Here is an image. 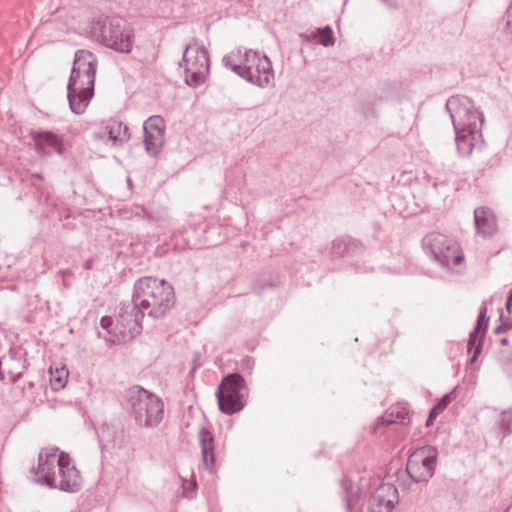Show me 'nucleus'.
I'll use <instances>...</instances> for the list:
<instances>
[{
    "label": "nucleus",
    "mask_w": 512,
    "mask_h": 512,
    "mask_svg": "<svg viewBox=\"0 0 512 512\" xmlns=\"http://www.w3.org/2000/svg\"><path fill=\"white\" fill-rule=\"evenodd\" d=\"M35 481L49 488L75 493L81 489L80 471L72 463L68 453L57 447L43 448L38 455V464L31 468Z\"/></svg>",
    "instance_id": "1"
},
{
    "label": "nucleus",
    "mask_w": 512,
    "mask_h": 512,
    "mask_svg": "<svg viewBox=\"0 0 512 512\" xmlns=\"http://www.w3.org/2000/svg\"><path fill=\"white\" fill-rule=\"evenodd\" d=\"M133 295L147 316L154 320L164 318L175 304L174 289L164 279L159 281L149 276L138 279Z\"/></svg>",
    "instance_id": "2"
},
{
    "label": "nucleus",
    "mask_w": 512,
    "mask_h": 512,
    "mask_svg": "<svg viewBox=\"0 0 512 512\" xmlns=\"http://www.w3.org/2000/svg\"><path fill=\"white\" fill-rule=\"evenodd\" d=\"M130 414L140 427L152 428L160 424L164 415V403L160 397L134 385L126 392Z\"/></svg>",
    "instance_id": "3"
},
{
    "label": "nucleus",
    "mask_w": 512,
    "mask_h": 512,
    "mask_svg": "<svg viewBox=\"0 0 512 512\" xmlns=\"http://www.w3.org/2000/svg\"><path fill=\"white\" fill-rule=\"evenodd\" d=\"M94 35L104 46L128 54L133 47V29L121 17H100L92 26Z\"/></svg>",
    "instance_id": "4"
},
{
    "label": "nucleus",
    "mask_w": 512,
    "mask_h": 512,
    "mask_svg": "<svg viewBox=\"0 0 512 512\" xmlns=\"http://www.w3.org/2000/svg\"><path fill=\"white\" fill-rule=\"evenodd\" d=\"M246 395L247 387L242 375L236 372L227 374L216 391L219 410L226 415L241 411L246 405Z\"/></svg>",
    "instance_id": "5"
},
{
    "label": "nucleus",
    "mask_w": 512,
    "mask_h": 512,
    "mask_svg": "<svg viewBox=\"0 0 512 512\" xmlns=\"http://www.w3.org/2000/svg\"><path fill=\"white\" fill-rule=\"evenodd\" d=\"M147 315L138 301L132 295L131 301L120 303L115 323V337L113 342L125 343L140 335L143 326L142 320Z\"/></svg>",
    "instance_id": "6"
},
{
    "label": "nucleus",
    "mask_w": 512,
    "mask_h": 512,
    "mask_svg": "<svg viewBox=\"0 0 512 512\" xmlns=\"http://www.w3.org/2000/svg\"><path fill=\"white\" fill-rule=\"evenodd\" d=\"M445 108L450 114L454 131L481 130L484 115L475 109L468 97L452 96L447 100Z\"/></svg>",
    "instance_id": "7"
},
{
    "label": "nucleus",
    "mask_w": 512,
    "mask_h": 512,
    "mask_svg": "<svg viewBox=\"0 0 512 512\" xmlns=\"http://www.w3.org/2000/svg\"><path fill=\"white\" fill-rule=\"evenodd\" d=\"M179 66L184 70L187 85L194 88L200 86L205 82L210 68L207 49L204 46L197 45L196 42L189 43L183 51Z\"/></svg>",
    "instance_id": "8"
},
{
    "label": "nucleus",
    "mask_w": 512,
    "mask_h": 512,
    "mask_svg": "<svg viewBox=\"0 0 512 512\" xmlns=\"http://www.w3.org/2000/svg\"><path fill=\"white\" fill-rule=\"evenodd\" d=\"M423 249L443 267L459 265L464 255L458 243L441 233H429L422 239Z\"/></svg>",
    "instance_id": "9"
},
{
    "label": "nucleus",
    "mask_w": 512,
    "mask_h": 512,
    "mask_svg": "<svg viewBox=\"0 0 512 512\" xmlns=\"http://www.w3.org/2000/svg\"><path fill=\"white\" fill-rule=\"evenodd\" d=\"M242 64L246 81L260 88L267 87L274 79V72L270 59L253 50H245L242 55Z\"/></svg>",
    "instance_id": "10"
},
{
    "label": "nucleus",
    "mask_w": 512,
    "mask_h": 512,
    "mask_svg": "<svg viewBox=\"0 0 512 512\" xmlns=\"http://www.w3.org/2000/svg\"><path fill=\"white\" fill-rule=\"evenodd\" d=\"M97 64V59L92 52L87 50L76 51L67 89L90 87L91 79L94 88Z\"/></svg>",
    "instance_id": "11"
},
{
    "label": "nucleus",
    "mask_w": 512,
    "mask_h": 512,
    "mask_svg": "<svg viewBox=\"0 0 512 512\" xmlns=\"http://www.w3.org/2000/svg\"><path fill=\"white\" fill-rule=\"evenodd\" d=\"M143 142L146 151L157 155L165 141V121L160 115L150 116L143 124Z\"/></svg>",
    "instance_id": "12"
},
{
    "label": "nucleus",
    "mask_w": 512,
    "mask_h": 512,
    "mask_svg": "<svg viewBox=\"0 0 512 512\" xmlns=\"http://www.w3.org/2000/svg\"><path fill=\"white\" fill-rule=\"evenodd\" d=\"M399 502L398 489L391 483L380 484L371 494L369 512H391Z\"/></svg>",
    "instance_id": "13"
},
{
    "label": "nucleus",
    "mask_w": 512,
    "mask_h": 512,
    "mask_svg": "<svg viewBox=\"0 0 512 512\" xmlns=\"http://www.w3.org/2000/svg\"><path fill=\"white\" fill-rule=\"evenodd\" d=\"M30 136L34 141L36 153L41 157L50 156L52 152H56L59 155L65 153L62 137L52 131H31Z\"/></svg>",
    "instance_id": "14"
},
{
    "label": "nucleus",
    "mask_w": 512,
    "mask_h": 512,
    "mask_svg": "<svg viewBox=\"0 0 512 512\" xmlns=\"http://www.w3.org/2000/svg\"><path fill=\"white\" fill-rule=\"evenodd\" d=\"M489 317L487 316V308L483 305L480 308L476 325L469 335L467 348L468 352L472 353L469 362L474 363L482 352L483 339L485 337L488 327Z\"/></svg>",
    "instance_id": "15"
},
{
    "label": "nucleus",
    "mask_w": 512,
    "mask_h": 512,
    "mask_svg": "<svg viewBox=\"0 0 512 512\" xmlns=\"http://www.w3.org/2000/svg\"><path fill=\"white\" fill-rule=\"evenodd\" d=\"M198 441L201 447V456L204 467L211 471L214 470L216 462L214 435L208 428L201 427L198 432Z\"/></svg>",
    "instance_id": "16"
},
{
    "label": "nucleus",
    "mask_w": 512,
    "mask_h": 512,
    "mask_svg": "<svg viewBox=\"0 0 512 512\" xmlns=\"http://www.w3.org/2000/svg\"><path fill=\"white\" fill-rule=\"evenodd\" d=\"M90 82V87H85L84 89H67L69 107L73 113L78 115L84 113L91 99L93 98L94 93L92 79L90 80Z\"/></svg>",
    "instance_id": "17"
},
{
    "label": "nucleus",
    "mask_w": 512,
    "mask_h": 512,
    "mask_svg": "<svg viewBox=\"0 0 512 512\" xmlns=\"http://www.w3.org/2000/svg\"><path fill=\"white\" fill-rule=\"evenodd\" d=\"M410 422L409 411L405 404H397L391 406L386 412L378 418L375 424V431L382 433V427L389 426L394 423L407 425Z\"/></svg>",
    "instance_id": "18"
},
{
    "label": "nucleus",
    "mask_w": 512,
    "mask_h": 512,
    "mask_svg": "<svg viewBox=\"0 0 512 512\" xmlns=\"http://www.w3.org/2000/svg\"><path fill=\"white\" fill-rule=\"evenodd\" d=\"M362 251V242L351 236H341L332 241L331 253L337 257H351Z\"/></svg>",
    "instance_id": "19"
},
{
    "label": "nucleus",
    "mask_w": 512,
    "mask_h": 512,
    "mask_svg": "<svg viewBox=\"0 0 512 512\" xmlns=\"http://www.w3.org/2000/svg\"><path fill=\"white\" fill-rule=\"evenodd\" d=\"M474 222L477 234L483 237H490L496 231V219L488 208H476L474 210Z\"/></svg>",
    "instance_id": "20"
},
{
    "label": "nucleus",
    "mask_w": 512,
    "mask_h": 512,
    "mask_svg": "<svg viewBox=\"0 0 512 512\" xmlns=\"http://www.w3.org/2000/svg\"><path fill=\"white\" fill-rule=\"evenodd\" d=\"M455 142L457 151L461 156H469L475 146L477 137H480V131H455Z\"/></svg>",
    "instance_id": "21"
},
{
    "label": "nucleus",
    "mask_w": 512,
    "mask_h": 512,
    "mask_svg": "<svg viewBox=\"0 0 512 512\" xmlns=\"http://www.w3.org/2000/svg\"><path fill=\"white\" fill-rule=\"evenodd\" d=\"M414 452H422L419 455L418 463L423 467L424 472L432 478L435 473L438 451L434 446L426 445L416 449Z\"/></svg>",
    "instance_id": "22"
},
{
    "label": "nucleus",
    "mask_w": 512,
    "mask_h": 512,
    "mask_svg": "<svg viewBox=\"0 0 512 512\" xmlns=\"http://www.w3.org/2000/svg\"><path fill=\"white\" fill-rule=\"evenodd\" d=\"M422 452H413L407 461L406 472L408 473L411 480L415 483L428 482L429 475L424 472L423 467L418 463L419 455Z\"/></svg>",
    "instance_id": "23"
},
{
    "label": "nucleus",
    "mask_w": 512,
    "mask_h": 512,
    "mask_svg": "<svg viewBox=\"0 0 512 512\" xmlns=\"http://www.w3.org/2000/svg\"><path fill=\"white\" fill-rule=\"evenodd\" d=\"M300 37L308 42L313 41L318 37V43L325 47L332 46L335 43L334 33L329 25L323 28H318L315 32L302 33L300 34Z\"/></svg>",
    "instance_id": "24"
},
{
    "label": "nucleus",
    "mask_w": 512,
    "mask_h": 512,
    "mask_svg": "<svg viewBox=\"0 0 512 512\" xmlns=\"http://www.w3.org/2000/svg\"><path fill=\"white\" fill-rule=\"evenodd\" d=\"M108 138L114 144H123L130 139L129 127L123 122L113 121L108 126Z\"/></svg>",
    "instance_id": "25"
},
{
    "label": "nucleus",
    "mask_w": 512,
    "mask_h": 512,
    "mask_svg": "<svg viewBox=\"0 0 512 512\" xmlns=\"http://www.w3.org/2000/svg\"><path fill=\"white\" fill-rule=\"evenodd\" d=\"M455 390H456V388L453 389L451 392L443 395L438 400V402L431 408V410L428 414V417L426 419V423H425V425L427 427L432 426L435 419L437 418V416L439 414H441L448 407V405L452 402V400L455 398V396H454Z\"/></svg>",
    "instance_id": "26"
},
{
    "label": "nucleus",
    "mask_w": 512,
    "mask_h": 512,
    "mask_svg": "<svg viewBox=\"0 0 512 512\" xmlns=\"http://www.w3.org/2000/svg\"><path fill=\"white\" fill-rule=\"evenodd\" d=\"M68 375L69 372L64 366L55 370L50 368V385L52 389L58 391L64 388L67 384Z\"/></svg>",
    "instance_id": "27"
},
{
    "label": "nucleus",
    "mask_w": 512,
    "mask_h": 512,
    "mask_svg": "<svg viewBox=\"0 0 512 512\" xmlns=\"http://www.w3.org/2000/svg\"><path fill=\"white\" fill-rule=\"evenodd\" d=\"M340 483L346 494V507L349 511H352L354 502H357V498L352 495V481L348 478H343Z\"/></svg>",
    "instance_id": "28"
},
{
    "label": "nucleus",
    "mask_w": 512,
    "mask_h": 512,
    "mask_svg": "<svg viewBox=\"0 0 512 512\" xmlns=\"http://www.w3.org/2000/svg\"><path fill=\"white\" fill-rule=\"evenodd\" d=\"M512 415L509 411H503L500 420V430L502 437H506L511 432Z\"/></svg>",
    "instance_id": "29"
},
{
    "label": "nucleus",
    "mask_w": 512,
    "mask_h": 512,
    "mask_svg": "<svg viewBox=\"0 0 512 512\" xmlns=\"http://www.w3.org/2000/svg\"><path fill=\"white\" fill-rule=\"evenodd\" d=\"M101 327L106 330L110 335L115 336V324L110 316H103L100 320Z\"/></svg>",
    "instance_id": "30"
},
{
    "label": "nucleus",
    "mask_w": 512,
    "mask_h": 512,
    "mask_svg": "<svg viewBox=\"0 0 512 512\" xmlns=\"http://www.w3.org/2000/svg\"><path fill=\"white\" fill-rule=\"evenodd\" d=\"M237 58H238V62L233 64L231 67H230V70L233 71L235 74H237L238 76H240L241 78L245 79L246 80V76L245 74L243 73V71H245L244 69V66L242 64V54H241V51L239 50L238 53H237Z\"/></svg>",
    "instance_id": "31"
},
{
    "label": "nucleus",
    "mask_w": 512,
    "mask_h": 512,
    "mask_svg": "<svg viewBox=\"0 0 512 512\" xmlns=\"http://www.w3.org/2000/svg\"><path fill=\"white\" fill-rule=\"evenodd\" d=\"M254 365V360L252 357L245 356L241 360V369L242 370H251Z\"/></svg>",
    "instance_id": "32"
},
{
    "label": "nucleus",
    "mask_w": 512,
    "mask_h": 512,
    "mask_svg": "<svg viewBox=\"0 0 512 512\" xmlns=\"http://www.w3.org/2000/svg\"><path fill=\"white\" fill-rule=\"evenodd\" d=\"M511 327H512V324L509 321H504V322H502V324H500L499 326H497L494 329V333L501 334V333L509 330Z\"/></svg>",
    "instance_id": "33"
},
{
    "label": "nucleus",
    "mask_w": 512,
    "mask_h": 512,
    "mask_svg": "<svg viewBox=\"0 0 512 512\" xmlns=\"http://www.w3.org/2000/svg\"><path fill=\"white\" fill-rule=\"evenodd\" d=\"M222 62L226 68H229L238 62V59L236 60L234 55H225L222 59Z\"/></svg>",
    "instance_id": "34"
},
{
    "label": "nucleus",
    "mask_w": 512,
    "mask_h": 512,
    "mask_svg": "<svg viewBox=\"0 0 512 512\" xmlns=\"http://www.w3.org/2000/svg\"><path fill=\"white\" fill-rule=\"evenodd\" d=\"M505 308L509 314L512 313V289H510L506 294Z\"/></svg>",
    "instance_id": "35"
},
{
    "label": "nucleus",
    "mask_w": 512,
    "mask_h": 512,
    "mask_svg": "<svg viewBox=\"0 0 512 512\" xmlns=\"http://www.w3.org/2000/svg\"><path fill=\"white\" fill-rule=\"evenodd\" d=\"M363 113H364L365 116H368L369 114L375 115V111H374V109L372 107H368L367 109H365L363 111Z\"/></svg>",
    "instance_id": "36"
},
{
    "label": "nucleus",
    "mask_w": 512,
    "mask_h": 512,
    "mask_svg": "<svg viewBox=\"0 0 512 512\" xmlns=\"http://www.w3.org/2000/svg\"><path fill=\"white\" fill-rule=\"evenodd\" d=\"M22 377V372L17 373L12 377V382L16 383Z\"/></svg>",
    "instance_id": "37"
},
{
    "label": "nucleus",
    "mask_w": 512,
    "mask_h": 512,
    "mask_svg": "<svg viewBox=\"0 0 512 512\" xmlns=\"http://www.w3.org/2000/svg\"><path fill=\"white\" fill-rule=\"evenodd\" d=\"M499 343H500V345L505 346L509 343V340H508V338L503 337L499 340Z\"/></svg>",
    "instance_id": "38"
},
{
    "label": "nucleus",
    "mask_w": 512,
    "mask_h": 512,
    "mask_svg": "<svg viewBox=\"0 0 512 512\" xmlns=\"http://www.w3.org/2000/svg\"><path fill=\"white\" fill-rule=\"evenodd\" d=\"M85 268L86 269H91L92 268V261L91 260L86 261Z\"/></svg>",
    "instance_id": "39"
},
{
    "label": "nucleus",
    "mask_w": 512,
    "mask_h": 512,
    "mask_svg": "<svg viewBox=\"0 0 512 512\" xmlns=\"http://www.w3.org/2000/svg\"><path fill=\"white\" fill-rule=\"evenodd\" d=\"M32 177H33V178H37V179H43L42 175H41V174H38V173H36V174H32Z\"/></svg>",
    "instance_id": "40"
},
{
    "label": "nucleus",
    "mask_w": 512,
    "mask_h": 512,
    "mask_svg": "<svg viewBox=\"0 0 512 512\" xmlns=\"http://www.w3.org/2000/svg\"><path fill=\"white\" fill-rule=\"evenodd\" d=\"M512 9V2L508 5L506 14L509 15L510 10Z\"/></svg>",
    "instance_id": "41"
},
{
    "label": "nucleus",
    "mask_w": 512,
    "mask_h": 512,
    "mask_svg": "<svg viewBox=\"0 0 512 512\" xmlns=\"http://www.w3.org/2000/svg\"><path fill=\"white\" fill-rule=\"evenodd\" d=\"M266 286L271 287V286H272V283H266V284H264V285H261L260 290L264 289V287H266Z\"/></svg>",
    "instance_id": "42"
},
{
    "label": "nucleus",
    "mask_w": 512,
    "mask_h": 512,
    "mask_svg": "<svg viewBox=\"0 0 512 512\" xmlns=\"http://www.w3.org/2000/svg\"><path fill=\"white\" fill-rule=\"evenodd\" d=\"M509 26H510V20L508 19V20L506 21L505 29H508V28H509Z\"/></svg>",
    "instance_id": "43"
},
{
    "label": "nucleus",
    "mask_w": 512,
    "mask_h": 512,
    "mask_svg": "<svg viewBox=\"0 0 512 512\" xmlns=\"http://www.w3.org/2000/svg\"><path fill=\"white\" fill-rule=\"evenodd\" d=\"M252 289H253L254 292H256V293L258 292L255 285L253 286Z\"/></svg>",
    "instance_id": "44"
}]
</instances>
